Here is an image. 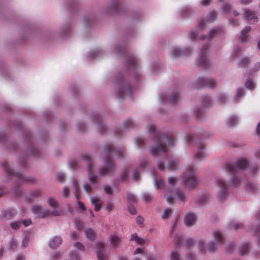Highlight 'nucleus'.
<instances>
[{"instance_id":"obj_59","label":"nucleus","mask_w":260,"mask_h":260,"mask_svg":"<svg viewBox=\"0 0 260 260\" xmlns=\"http://www.w3.org/2000/svg\"><path fill=\"white\" fill-rule=\"evenodd\" d=\"M158 168L160 169H162V168L160 167V166L159 165H158Z\"/></svg>"},{"instance_id":"obj_22","label":"nucleus","mask_w":260,"mask_h":260,"mask_svg":"<svg viewBox=\"0 0 260 260\" xmlns=\"http://www.w3.org/2000/svg\"><path fill=\"white\" fill-rule=\"evenodd\" d=\"M245 86L247 88L251 89L254 87V84L252 81L248 80L246 82Z\"/></svg>"},{"instance_id":"obj_1","label":"nucleus","mask_w":260,"mask_h":260,"mask_svg":"<svg viewBox=\"0 0 260 260\" xmlns=\"http://www.w3.org/2000/svg\"><path fill=\"white\" fill-rule=\"evenodd\" d=\"M2 166L7 176L10 178H15L18 184L25 182L34 183L35 182V179L32 177L25 176L22 174L17 172L14 173L8 162H3Z\"/></svg>"},{"instance_id":"obj_30","label":"nucleus","mask_w":260,"mask_h":260,"mask_svg":"<svg viewBox=\"0 0 260 260\" xmlns=\"http://www.w3.org/2000/svg\"><path fill=\"white\" fill-rule=\"evenodd\" d=\"M178 258V254L176 252H173L172 253L171 255V260H177Z\"/></svg>"},{"instance_id":"obj_50","label":"nucleus","mask_w":260,"mask_h":260,"mask_svg":"<svg viewBox=\"0 0 260 260\" xmlns=\"http://www.w3.org/2000/svg\"><path fill=\"white\" fill-rule=\"evenodd\" d=\"M105 191L107 193H109L110 192V189L109 188H105Z\"/></svg>"},{"instance_id":"obj_41","label":"nucleus","mask_w":260,"mask_h":260,"mask_svg":"<svg viewBox=\"0 0 260 260\" xmlns=\"http://www.w3.org/2000/svg\"><path fill=\"white\" fill-rule=\"evenodd\" d=\"M70 165L71 166V167L73 168V169H75L76 168L77 164L76 161H72L70 162Z\"/></svg>"},{"instance_id":"obj_61","label":"nucleus","mask_w":260,"mask_h":260,"mask_svg":"<svg viewBox=\"0 0 260 260\" xmlns=\"http://www.w3.org/2000/svg\"><path fill=\"white\" fill-rule=\"evenodd\" d=\"M24 164H25V162H22V165H24Z\"/></svg>"},{"instance_id":"obj_20","label":"nucleus","mask_w":260,"mask_h":260,"mask_svg":"<svg viewBox=\"0 0 260 260\" xmlns=\"http://www.w3.org/2000/svg\"><path fill=\"white\" fill-rule=\"evenodd\" d=\"M154 185L155 187L157 188H160L163 186V183L161 178H158L156 180H154Z\"/></svg>"},{"instance_id":"obj_11","label":"nucleus","mask_w":260,"mask_h":260,"mask_svg":"<svg viewBox=\"0 0 260 260\" xmlns=\"http://www.w3.org/2000/svg\"><path fill=\"white\" fill-rule=\"evenodd\" d=\"M250 27H246L242 31L239 38L241 42H246L248 38V32L250 31Z\"/></svg>"},{"instance_id":"obj_40","label":"nucleus","mask_w":260,"mask_h":260,"mask_svg":"<svg viewBox=\"0 0 260 260\" xmlns=\"http://www.w3.org/2000/svg\"><path fill=\"white\" fill-rule=\"evenodd\" d=\"M79 236V234L76 233H72L71 234V237L72 239L76 240L77 239V237Z\"/></svg>"},{"instance_id":"obj_8","label":"nucleus","mask_w":260,"mask_h":260,"mask_svg":"<svg viewBox=\"0 0 260 260\" xmlns=\"http://www.w3.org/2000/svg\"><path fill=\"white\" fill-rule=\"evenodd\" d=\"M90 202L92 205L94 206V210L98 211L101 208L102 202L100 199L96 197H93L90 198Z\"/></svg>"},{"instance_id":"obj_38","label":"nucleus","mask_w":260,"mask_h":260,"mask_svg":"<svg viewBox=\"0 0 260 260\" xmlns=\"http://www.w3.org/2000/svg\"><path fill=\"white\" fill-rule=\"evenodd\" d=\"M61 256H62V253H60V252H57L53 255V258L54 259H56V258H57L61 257Z\"/></svg>"},{"instance_id":"obj_7","label":"nucleus","mask_w":260,"mask_h":260,"mask_svg":"<svg viewBox=\"0 0 260 260\" xmlns=\"http://www.w3.org/2000/svg\"><path fill=\"white\" fill-rule=\"evenodd\" d=\"M195 216L191 213H187L184 217V222L187 226H191L195 222Z\"/></svg>"},{"instance_id":"obj_27","label":"nucleus","mask_w":260,"mask_h":260,"mask_svg":"<svg viewBox=\"0 0 260 260\" xmlns=\"http://www.w3.org/2000/svg\"><path fill=\"white\" fill-rule=\"evenodd\" d=\"M176 182V178L174 177H169L168 178V182L170 185H173Z\"/></svg>"},{"instance_id":"obj_12","label":"nucleus","mask_w":260,"mask_h":260,"mask_svg":"<svg viewBox=\"0 0 260 260\" xmlns=\"http://www.w3.org/2000/svg\"><path fill=\"white\" fill-rule=\"evenodd\" d=\"M16 214V211L12 209L7 210L4 213L3 217L6 220L12 219Z\"/></svg>"},{"instance_id":"obj_5","label":"nucleus","mask_w":260,"mask_h":260,"mask_svg":"<svg viewBox=\"0 0 260 260\" xmlns=\"http://www.w3.org/2000/svg\"><path fill=\"white\" fill-rule=\"evenodd\" d=\"M183 182L186 187H187L189 189H191L195 184L196 180L194 176H192V175H190L189 176L185 177L184 178Z\"/></svg>"},{"instance_id":"obj_26","label":"nucleus","mask_w":260,"mask_h":260,"mask_svg":"<svg viewBox=\"0 0 260 260\" xmlns=\"http://www.w3.org/2000/svg\"><path fill=\"white\" fill-rule=\"evenodd\" d=\"M32 211L34 213H37L41 211V207L39 206H34L32 207Z\"/></svg>"},{"instance_id":"obj_42","label":"nucleus","mask_w":260,"mask_h":260,"mask_svg":"<svg viewBox=\"0 0 260 260\" xmlns=\"http://www.w3.org/2000/svg\"><path fill=\"white\" fill-rule=\"evenodd\" d=\"M6 192V190L2 188H0V198L2 197Z\"/></svg>"},{"instance_id":"obj_44","label":"nucleus","mask_w":260,"mask_h":260,"mask_svg":"<svg viewBox=\"0 0 260 260\" xmlns=\"http://www.w3.org/2000/svg\"><path fill=\"white\" fill-rule=\"evenodd\" d=\"M142 252V249L140 248H138L136 249L135 253H141Z\"/></svg>"},{"instance_id":"obj_53","label":"nucleus","mask_w":260,"mask_h":260,"mask_svg":"<svg viewBox=\"0 0 260 260\" xmlns=\"http://www.w3.org/2000/svg\"><path fill=\"white\" fill-rule=\"evenodd\" d=\"M106 209H108L109 211H110L111 209V206L109 205H108L107 206Z\"/></svg>"},{"instance_id":"obj_28","label":"nucleus","mask_w":260,"mask_h":260,"mask_svg":"<svg viewBox=\"0 0 260 260\" xmlns=\"http://www.w3.org/2000/svg\"><path fill=\"white\" fill-rule=\"evenodd\" d=\"M22 224L23 223L25 226H28L31 224V221L30 219H25L21 221Z\"/></svg>"},{"instance_id":"obj_56","label":"nucleus","mask_w":260,"mask_h":260,"mask_svg":"<svg viewBox=\"0 0 260 260\" xmlns=\"http://www.w3.org/2000/svg\"><path fill=\"white\" fill-rule=\"evenodd\" d=\"M2 249H0V257L2 256Z\"/></svg>"},{"instance_id":"obj_24","label":"nucleus","mask_w":260,"mask_h":260,"mask_svg":"<svg viewBox=\"0 0 260 260\" xmlns=\"http://www.w3.org/2000/svg\"><path fill=\"white\" fill-rule=\"evenodd\" d=\"M171 213V210L169 209H166L161 216L162 218H166Z\"/></svg>"},{"instance_id":"obj_57","label":"nucleus","mask_w":260,"mask_h":260,"mask_svg":"<svg viewBox=\"0 0 260 260\" xmlns=\"http://www.w3.org/2000/svg\"><path fill=\"white\" fill-rule=\"evenodd\" d=\"M168 167H169V168H170V169H171H171H173V168H172L171 167V166H170V165H168Z\"/></svg>"},{"instance_id":"obj_47","label":"nucleus","mask_w":260,"mask_h":260,"mask_svg":"<svg viewBox=\"0 0 260 260\" xmlns=\"http://www.w3.org/2000/svg\"><path fill=\"white\" fill-rule=\"evenodd\" d=\"M16 260H23V257L22 256L18 255L17 257Z\"/></svg>"},{"instance_id":"obj_58","label":"nucleus","mask_w":260,"mask_h":260,"mask_svg":"<svg viewBox=\"0 0 260 260\" xmlns=\"http://www.w3.org/2000/svg\"><path fill=\"white\" fill-rule=\"evenodd\" d=\"M234 15L235 16H237V15H238V14L237 13L234 12Z\"/></svg>"},{"instance_id":"obj_60","label":"nucleus","mask_w":260,"mask_h":260,"mask_svg":"<svg viewBox=\"0 0 260 260\" xmlns=\"http://www.w3.org/2000/svg\"><path fill=\"white\" fill-rule=\"evenodd\" d=\"M209 250H212V249L210 248V246L209 247Z\"/></svg>"},{"instance_id":"obj_14","label":"nucleus","mask_w":260,"mask_h":260,"mask_svg":"<svg viewBox=\"0 0 260 260\" xmlns=\"http://www.w3.org/2000/svg\"><path fill=\"white\" fill-rule=\"evenodd\" d=\"M246 17L248 20L251 21V23H254L257 21V18L254 14L250 11H247L246 12Z\"/></svg>"},{"instance_id":"obj_46","label":"nucleus","mask_w":260,"mask_h":260,"mask_svg":"<svg viewBox=\"0 0 260 260\" xmlns=\"http://www.w3.org/2000/svg\"><path fill=\"white\" fill-rule=\"evenodd\" d=\"M173 199V198H172V197L170 198L168 196H167V202L170 203Z\"/></svg>"},{"instance_id":"obj_43","label":"nucleus","mask_w":260,"mask_h":260,"mask_svg":"<svg viewBox=\"0 0 260 260\" xmlns=\"http://www.w3.org/2000/svg\"><path fill=\"white\" fill-rule=\"evenodd\" d=\"M260 68V64L259 63H257L256 64H255V69L254 70V72H256L257 71H258L259 70Z\"/></svg>"},{"instance_id":"obj_49","label":"nucleus","mask_w":260,"mask_h":260,"mask_svg":"<svg viewBox=\"0 0 260 260\" xmlns=\"http://www.w3.org/2000/svg\"><path fill=\"white\" fill-rule=\"evenodd\" d=\"M257 132L259 134H260V122L258 123L257 125Z\"/></svg>"},{"instance_id":"obj_36","label":"nucleus","mask_w":260,"mask_h":260,"mask_svg":"<svg viewBox=\"0 0 260 260\" xmlns=\"http://www.w3.org/2000/svg\"><path fill=\"white\" fill-rule=\"evenodd\" d=\"M48 214H49L48 212H46V211L40 212L39 213V216L40 217H44Z\"/></svg>"},{"instance_id":"obj_19","label":"nucleus","mask_w":260,"mask_h":260,"mask_svg":"<svg viewBox=\"0 0 260 260\" xmlns=\"http://www.w3.org/2000/svg\"><path fill=\"white\" fill-rule=\"evenodd\" d=\"M176 195V198L177 200H183L185 194L183 192H181L179 190H177L175 192Z\"/></svg>"},{"instance_id":"obj_13","label":"nucleus","mask_w":260,"mask_h":260,"mask_svg":"<svg viewBox=\"0 0 260 260\" xmlns=\"http://www.w3.org/2000/svg\"><path fill=\"white\" fill-rule=\"evenodd\" d=\"M104 244L102 243H98V249L97 250V256L99 260H105L103 252L105 251L103 247Z\"/></svg>"},{"instance_id":"obj_33","label":"nucleus","mask_w":260,"mask_h":260,"mask_svg":"<svg viewBox=\"0 0 260 260\" xmlns=\"http://www.w3.org/2000/svg\"><path fill=\"white\" fill-rule=\"evenodd\" d=\"M28 239L27 237H25L22 241V246L25 247L28 244Z\"/></svg>"},{"instance_id":"obj_6","label":"nucleus","mask_w":260,"mask_h":260,"mask_svg":"<svg viewBox=\"0 0 260 260\" xmlns=\"http://www.w3.org/2000/svg\"><path fill=\"white\" fill-rule=\"evenodd\" d=\"M62 242V239L60 237L56 236L51 239L49 243V246L52 249L56 248Z\"/></svg>"},{"instance_id":"obj_62","label":"nucleus","mask_w":260,"mask_h":260,"mask_svg":"<svg viewBox=\"0 0 260 260\" xmlns=\"http://www.w3.org/2000/svg\"><path fill=\"white\" fill-rule=\"evenodd\" d=\"M82 210H83V209H84V207H83V205H82Z\"/></svg>"},{"instance_id":"obj_10","label":"nucleus","mask_w":260,"mask_h":260,"mask_svg":"<svg viewBox=\"0 0 260 260\" xmlns=\"http://www.w3.org/2000/svg\"><path fill=\"white\" fill-rule=\"evenodd\" d=\"M110 244L112 247H117L120 244V239L116 235H112L110 237Z\"/></svg>"},{"instance_id":"obj_15","label":"nucleus","mask_w":260,"mask_h":260,"mask_svg":"<svg viewBox=\"0 0 260 260\" xmlns=\"http://www.w3.org/2000/svg\"><path fill=\"white\" fill-rule=\"evenodd\" d=\"M131 239L139 244H143L144 243V240L135 234L132 235Z\"/></svg>"},{"instance_id":"obj_25","label":"nucleus","mask_w":260,"mask_h":260,"mask_svg":"<svg viewBox=\"0 0 260 260\" xmlns=\"http://www.w3.org/2000/svg\"><path fill=\"white\" fill-rule=\"evenodd\" d=\"M213 234L216 241H218L219 239H220L221 237V234L219 231H214Z\"/></svg>"},{"instance_id":"obj_16","label":"nucleus","mask_w":260,"mask_h":260,"mask_svg":"<svg viewBox=\"0 0 260 260\" xmlns=\"http://www.w3.org/2000/svg\"><path fill=\"white\" fill-rule=\"evenodd\" d=\"M85 235L86 237L90 240L92 239L94 237V231L90 229H87L86 230H85Z\"/></svg>"},{"instance_id":"obj_3","label":"nucleus","mask_w":260,"mask_h":260,"mask_svg":"<svg viewBox=\"0 0 260 260\" xmlns=\"http://www.w3.org/2000/svg\"><path fill=\"white\" fill-rule=\"evenodd\" d=\"M48 204L50 207L55 209L54 211L52 212V215L58 216L61 214V211L58 209H56L58 208V202L56 200L52 197H49L48 199Z\"/></svg>"},{"instance_id":"obj_2","label":"nucleus","mask_w":260,"mask_h":260,"mask_svg":"<svg viewBox=\"0 0 260 260\" xmlns=\"http://www.w3.org/2000/svg\"><path fill=\"white\" fill-rule=\"evenodd\" d=\"M74 249L70 252V257L72 260H80L81 251V244L77 242L74 244Z\"/></svg>"},{"instance_id":"obj_23","label":"nucleus","mask_w":260,"mask_h":260,"mask_svg":"<svg viewBox=\"0 0 260 260\" xmlns=\"http://www.w3.org/2000/svg\"><path fill=\"white\" fill-rule=\"evenodd\" d=\"M74 224L76 228L78 230H80L81 229V222L80 219H75L74 221Z\"/></svg>"},{"instance_id":"obj_32","label":"nucleus","mask_w":260,"mask_h":260,"mask_svg":"<svg viewBox=\"0 0 260 260\" xmlns=\"http://www.w3.org/2000/svg\"><path fill=\"white\" fill-rule=\"evenodd\" d=\"M136 221L139 224L141 225L143 222V218L141 216H138L136 218Z\"/></svg>"},{"instance_id":"obj_34","label":"nucleus","mask_w":260,"mask_h":260,"mask_svg":"<svg viewBox=\"0 0 260 260\" xmlns=\"http://www.w3.org/2000/svg\"><path fill=\"white\" fill-rule=\"evenodd\" d=\"M242 95V90L240 89H238L236 93V98H238Z\"/></svg>"},{"instance_id":"obj_48","label":"nucleus","mask_w":260,"mask_h":260,"mask_svg":"<svg viewBox=\"0 0 260 260\" xmlns=\"http://www.w3.org/2000/svg\"><path fill=\"white\" fill-rule=\"evenodd\" d=\"M38 149L34 148V152H32V154L35 156L37 155L36 152H38Z\"/></svg>"},{"instance_id":"obj_54","label":"nucleus","mask_w":260,"mask_h":260,"mask_svg":"<svg viewBox=\"0 0 260 260\" xmlns=\"http://www.w3.org/2000/svg\"><path fill=\"white\" fill-rule=\"evenodd\" d=\"M217 31V29H213L212 30V33H215V32H216Z\"/></svg>"},{"instance_id":"obj_37","label":"nucleus","mask_w":260,"mask_h":260,"mask_svg":"<svg viewBox=\"0 0 260 260\" xmlns=\"http://www.w3.org/2000/svg\"><path fill=\"white\" fill-rule=\"evenodd\" d=\"M211 2V0H202L201 1V4L204 6L208 5Z\"/></svg>"},{"instance_id":"obj_35","label":"nucleus","mask_w":260,"mask_h":260,"mask_svg":"<svg viewBox=\"0 0 260 260\" xmlns=\"http://www.w3.org/2000/svg\"><path fill=\"white\" fill-rule=\"evenodd\" d=\"M18 190H19V186L17 185L14 187V191L15 192V193L17 197H19L21 195L20 192H17V191H18Z\"/></svg>"},{"instance_id":"obj_39","label":"nucleus","mask_w":260,"mask_h":260,"mask_svg":"<svg viewBox=\"0 0 260 260\" xmlns=\"http://www.w3.org/2000/svg\"><path fill=\"white\" fill-rule=\"evenodd\" d=\"M128 211L131 214H135L136 213V210L133 207H128Z\"/></svg>"},{"instance_id":"obj_9","label":"nucleus","mask_w":260,"mask_h":260,"mask_svg":"<svg viewBox=\"0 0 260 260\" xmlns=\"http://www.w3.org/2000/svg\"><path fill=\"white\" fill-rule=\"evenodd\" d=\"M41 192L40 190H36L30 192L29 197H27L26 200L28 202L31 203L36 198L41 197Z\"/></svg>"},{"instance_id":"obj_45","label":"nucleus","mask_w":260,"mask_h":260,"mask_svg":"<svg viewBox=\"0 0 260 260\" xmlns=\"http://www.w3.org/2000/svg\"><path fill=\"white\" fill-rule=\"evenodd\" d=\"M252 0H241V2L242 4H247L251 2Z\"/></svg>"},{"instance_id":"obj_55","label":"nucleus","mask_w":260,"mask_h":260,"mask_svg":"<svg viewBox=\"0 0 260 260\" xmlns=\"http://www.w3.org/2000/svg\"><path fill=\"white\" fill-rule=\"evenodd\" d=\"M257 46L258 48L260 49V40L258 42Z\"/></svg>"},{"instance_id":"obj_4","label":"nucleus","mask_w":260,"mask_h":260,"mask_svg":"<svg viewBox=\"0 0 260 260\" xmlns=\"http://www.w3.org/2000/svg\"><path fill=\"white\" fill-rule=\"evenodd\" d=\"M73 186L75 189V197L77 200L78 207L80 209H81V201H80V190L79 184L76 180L74 181Z\"/></svg>"},{"instance_id":"obj_21","label":"nucleus","mask_w":260,"mask_h":260,"mask_svg":"<svg viewBox=\"0 0 260 260\" xmlns=\"http://www.w3.org/2000/svg\"><path fill=\"white\" fill-rule=\"evenodd\" d=\"M10 224L12 228L14 230H17L21 225L22 222L21 221H18L13 223H11Z\"/></svg>"},{"instance_id":"obj_18","label":"nucleus","mask_w":260,"mask_h":260,"mask_svg":"<svg viewBox=\"0 0 260 260\" xmlns=\"http://www.w3.org/2000/svg\"><path fill=\"white\" fill-rule=\"evenodd\" d=\"M56 179L58 181L63 182L65 180V176L62 173L59 172L56 175Z\"/></svg>"},{"instance_id":"obj_63","label":"nucleus","mask_w":260,"mask_h":260,"mask_svg":"<svg viewBox=\"0 0 260 260\" xmlns=\"http://www.w3.org/2000/svg\"><path fill=\"white\" fill-rule=\"evenodd\" d=\"M259 8H260V3H259Z\"/></svg>"},{"instance_id":"obj_17","label":"nucleus","mask_w":260,"mask_h":260,"mask_svg":"<svg viewBox=\"0 0 260 260\" xmlns=\"http://www.w3.org/2000/svg\"><path fill=\"white\" fill-rule=\"evenodd\" d=\"M114 168L112 164L108 165L105 167V168L102 169L101 170L102 174H105V172L109 173L110 170H113Z\"/></svg>"},{"instance_id":"obj_51","label":"nucleus","mask_w":260,"mask_h":260,"mask_svg":"<svg viewBox=\"0 0 260 260\" xmlns=\"http://www.w3.org/2000/svg\"><path fill=\"white\" fill-rule=\"evenodd\" d=\"M248 59H247V58H244L242 60V63L243 64H245L246 63V62H248Z\"/></svg>"},{"instance_id":"obj_31","label":"nucleus","mask_w":260,"mask_h":260,"mask_svg":"<svg viewBox=\"0 0 260 260\" xmlns=\"http://www.w3.org/2000/svg\"><path fill=\"white\" fill-rule=\"evenodd\" d=\"M63 195L64 197H67L69 196V193H70V190L67 187H64L63 188Z\"/></svg>"},{"instance_id":"obj_52","label":"nucleus","mask_w":260,"mask_h":260,"mask_svg":"<svg viewBox=\"0 0 260 260\" xmlns=\"http://www.w3.org/2000/svg\"><path fill=\"white\" fill-rule=\"evenodd\" d=\"M241 166H243L244 165H245L246 164V161L245 160H242L241 161Z\"/></svg>"},{"instance_id":"obj_29","label":"nucleus","mask_w":260,"mask_h":260,"mask_svg":"<svg viewBox=\"0 0 260 260\" xmlns=\"http://www.w3.org/2000/svg\"><path fill=\"white\" fill-rule=\"evenodd\" d=\"M17 246V243L14 240H12L10 242V247L11 249H15Z\"/></svg>"}]
</instances>
